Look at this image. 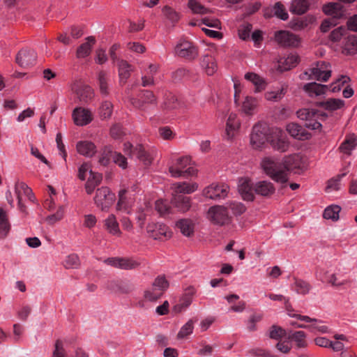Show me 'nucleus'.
<instances>
[{"label":"nucleus","mask_w":357,"mask_h":357,"mask_svg":"<svg viewBox=\"0 0 357 357\" xmlns=\"http://www.w3.org/2000/svg\"><path fill=\"white\" fill-rule=\"evenodd\" d=\"M252 29V25L250 23H245L241 26L238 29V36L241 39L246 40L250 38V33Z\"/></svg>","instance_id":"obj_62"},{"label":"nucleus","mask_w":357,"mask_h":357,"mask_svg":"<svg viewBox=\"0 0 357 357\" xmlns=\"http://www.w3.org/2000/svg\"><path fill=\"white\" fill-rule=\"evenodd\" d=\"M340 211L341 208L338 205H331L325 208L323 216L326 220L337 221L339 219Z\"/></svg>","instance_id":"obj_40"},{"label":"nucleus","mask_w":357,"mask_h":357,"mask_svg":"<svg viewBox=\"0 0 357 357\" xmlns=\"http://www.w3.org/2000/svg\"><path fill=\"white\" fill-rule=\"evenodd\" d=\"M63 264L66 268H77L80 266V261L76 254H70L66 257Z\"/></svg>","instance_id":"obj_46"},{"label":"nucleus","mask_w":357,"mask_h":357,"mask_svg":"<svg viewBox=\"0 0 357 357\" xmlns=\"http://www.w3.org/2000/svg\"><path fill=\"white\" fill-rule=\"evenodd\" d=\"M119 76L120 82L125 84L130 76V73L133 70L132 66L126 60H118Z\"/></svg>","instance_id":"obj_27"},{"label":"nucleus","mask_w":357,"mask_h":357,"mask_svg":"<svg viewBox=\"0 0 357 357\" xmlns=\"http://www.w3.org/2000/svg\"><path fill=\"white\" fill-rule=\"evenodd\" d=\"M175 52L178 56L188 61L195 59L199 54L198 47L188 40L178 43L175 47Z\"/></svg>","instance_id":"obj_9"},{"label":"nucleus","mask_w":357,"mask_h":357,"mask_svg":"<svg viewBox=\"0 0 357 357\" xmlns=\"http://www.w3.org/2000/svg\"><path fill=\"white\" fill-rule=\"evenodd\" d=\"M285 93L284 89L282 88L277 91H267L264 96L267 100L278 101L283 97Z\"/></svg>","instance_id":"obj_58"},{"label":"nucleus","mask_w":357,"mask_h":357,"mask_svg":"<svg viewBox=\"0 0 357 357\" xmlns=\"http://www.w3.org/2000/svg\"><path fill=\"white\" fill-rule=\"evenodd\" d=\"M104 262L108 265L121 269H133L139 266V263L132 259L111 257L106 259Z\"/></svg>","instance_id":"obj_16"},{"label":"nucleus","mask_w":357,"mask_h":357,"mask_svg":"<svg viewBox=\"0 0 357 357\" xmlns=\"http://www.w3.org/2000/svg\"><path fill=\"white\" fill-rule=\"evenodd\" d=\"M356 137L354 134L347 135L340 146V151L346 155H350L356 146Z\"/></svg>","instance_id":"obj_30"},{"label":"nucleus","mask_w":357,"mask_h":357,"mask_svg":"<svg viewBox=\"0 0 357 357\" xmlns=\"http://www.w3.org/2000/svg\"><path fill=\"white\" fill-rule=\"evenodd\" d=\"M323 12L327 15H331L335 19H340L344 16V6L339 2H330L323 6Z\"/></svg>","instance_id":"obj_21"},{"label":"nucleus","mask_w":357,"mask_h":357,"mask_svg":"<svg viewBox=\"0 0 357 357\" xmlns=\"http://www.w3.org/2000/svg\"><path fill=\"white\" fill-rule=\"evenodd\" d=\"M123 151L130 158H137L145 166H149L151 163V157L144 150L142 144H137L133 147L130 142H126L123 145Z\"/></svg>","instance_id":"obj_7"},{"label":"nucleus","mask_w":357,"mask_h":357,"mask_svg":"<svg viewBox=\"0 0 357 357\" xmlns=\"http://www.w3.org/2000/svg\"><path fill=\"white\" fill-rule=\"evenodd\" d=\"M193 322L192 320H189L181 327L178 333V338H184L190 335L193 331Z\"/></svg>","instance_id":"obj_59"},{"label":"nucleus","mask_w":357,"mask_h":357,"mask_svg":"<svg viewBox=\"0 0 357 357\" xmlns=\"http://www.w3.org/2000/svg\"><path fill=\"white\" fill-rule=\"evenodd\" d=\"M248 355L252 357H273V355L269 351L261 348H253L248 351Z\"/></svg>","instance_id":"obj_57"},{"label":"nucleus","mask_w":357,"mask_h":357,"mask_svg":"<svg viewBox=\"0 0 357 357\" xmlns=\"http://www.w3.org/2000/svg\"><path fill=\"white\" fill-rule=\"evenodd\" d=\"M116 196L107 187H101L97 189L94 197L96 206L102 211H108L114 204Z\"/></svg>","instance_id":"obj_5"},{"label":"nucleus","mask_w":357,"mask_h":357,"mask_svg":"<svg viewBox=\"0 0 357 357\" xmlns=\"http://www.w3.org/2000/svg\"><path fill=\"white\" fill-rule=\"evenodd\" d=\"M346 33L347 29L343 26H340L330 33L328 36L329 40L333 43L339 42Z\"/></svg>","instance_id":"obj_50"},{"label":"nucleus","mask_w":357,"mask_h":357,"mask_svg":"<svg viewBox=\"0 0 357 357\" xmlns=\"http://www.w3.org/2000/svg\"><path fill=\"white\" fill-rule=\"evenodd\" d=\"M238 190L242 198L246 201H252L255 198V185L248 178L238 180Z\"/></svg>","instance_id":"obj_15"},{"label":"nucleus","mask_w":357,"mask_h":357,"mask_svg":"<svg viewBox=\"0 0 357 357\" xmlns=\"http://www.w3.org/2000/svg\"><path fill=\"white\" fill-rule=\"evenodd\" d=\"M98 79L100 93L104 95H107L109 93V91L106 73L102 70L99 72Z\"/></svg>","instance_id":"obj_49"},{"label":"nucleus","mask_w":357,"mask_h":357,"mask_svg":"<svg viewBox=\"0 0 357 357\" xmlns=\"http://www.w3.org/2000/svg\"><path fill=\"white\" fill-rule=\"evenodd\" d=\"M275 187L273 184L267 181H260L255 184V192L256 194L267 197L275 192Z\"/></svg>","instance_id":"obj_26"},{"label":"nucleus","mask_w":357,"mask_h":357,"mask_svg":"<svg viewBox=\"0 0 357 357\" xmlns=\"http://www.w3.org/2000/svg\"><path fill=\"white\" fill-rule=\"evenodd\" d=\"M274 15L281 19L282 20H287L289 17V15L287 13L284 5L281 2H277L275 3L274 7Z\"/></svg>","instance_id":"obj_51"},{"label":"nucleus","mask_w":357,"mask_h":357,"mask_svg":"<svg viewBox=\"0 0 357 357\" xmlns=\"http://www.w3.org/2000/svg\"><path fill=\"white\" fill-rule=\"evenodd\" d=\"M198 185L196 183L178 182L172 185V196L176 195L190 194L196 191Z\"/></svg>","instance_id":"obj_23"},{"label":"nucleus","mask_w":357,"mask_h":357,"mask_svg":"<svg viewBox=\"0 0 357 357\" xmlns=\"http://www.w3.org/2000/svg\"><path fill=\"white\" fill-rule=\"evenodd\" d=\"M241 123V116L238 113H229L227 118L225 133L228 139H232L238 132Z\"/></svg>","instance_id":"obj_13"},{"label":"nucleus","mask_w":357,"mask_h":357,"mask_svg":"<svg viewBox=\"0 0 357 357\" xmlns=\"http://www.w3.org/2000/svg\"><path fill=\"white\" fill-rule=\"evenodd\" d=\"M191 159L188 156L178 158L175 162L172 161L169 164V172L171 176L179 178L185 174L192 175L195 174V169L188 166L190 165Z\"/></svg>","instance_id":"obj_4"},{"label":"nucleus","mask_w":357,"mask_h":357,"mask_svg":"<svg viewBox=\"0 0 357 357\" xmlns=\"http://www.w3.org/2000/svg\"><path fill=\"white\" fill-rule=\"evenodd\" d=\"M294 284L295 289L298 294H306L310 291L309 284L303 280H296Z\"/></svg>","instance_id":"obj_64"},{"label":"nucleus","mask_w":357,"mask_h":357,"mask_svg":"<svg viewBox=\"0 0 357 357\" xmlns=\"http://www.w3.org/2000/svg\"><path fill=\"white\" fill-rule=\"evenodd\" d=\"M257 100L252 97H246L243 102V112H250L256 109Z\"/></svg>","instance_id":"obj_63"},{"label":"nucleus","mask_w":357,"mask_h":357,"mask_svg":"<svg viewBox=\"0 0 357 357\" xmlns=\"http://www.w3.org/2000/svg\"><path fill=\"white\" fill-rule=\"evenodd\" d=\"M92 172L90 164L84 162L78 168V177L80 180L84 181L86 178L87 174H90Z\"/></svg>","instance_id":"obj_61"},{"label":"nucleus","mask_w":357,"mask_h":357,"mask_svg":"<svg viewBox=\"0 0 357 357\" xmlns=\"http://www.w3.org/2000/svg\"><path fill=\"white\" fill-rule=\"evenodd\" d=\"M319 322H312V324L310 325H305V324H301L298 326V328H305L310 331L312 333H317L319 332L320 333H330L329 328L323 324V321L321 319H317Z\"/></svg>","instance_id":"obj_37"},{"label":"nucleus","mask_w":357,"mask_h":357,"mask_svg":"<svg viewBox=\"0 0 357 357\" xmlns=\"http://www.w3.org/2000/svg\"><path fill=\"white\" fill-rule=\"evenodd\" d=\"M202 66L205 68L206 73L208 75H212L216 70V64L214 59L209 55H205L202 59Z\"/></svg>","instance_id":"obj_44"},{"label":"nucleus","mask_w":357,"mask_h":357,"mask_svg":"<svg viewBox=\"0 0 357 357\" xmlns=\"http://www.w3.org/2000/svg\"><path fill=\"white\" fill-rule=\"evenodd\" d=\"M310 70L308 79L314 78L317 81L327 82L331 76V70H321L319 67L312 68Z\"/></svg>","instance_id":"obj_33"},{"label":"nucleus","mask_w":357,"mask_h":357,"mask_svg":"<svg viewBox=\"0 0 357 357\" xmlns=\"http://www.w3.org/2000/svg\"><path fill=\"white\" fill-rule=\"evenodd\" d=\"M86 40L87 42L82 43L77 50L76 54L77 58H84L89 55L91 51V46L96 43V39L93 36H89Z\"/></svg>","instance_id":"obj_35"},{"label":"nucleus","mask_w":357,"mask_h":357,"mask_svg":"<svg viewBox=\"0 0 357 357\" xmlns=\"http://www.w3.org/2000/svg\"><path fill=\"white\" fill-rule=\"evenodd\" d=\"M147 232L155 240H162L163 238L171 237V232L169 231L168 227L160 222L149 224L147 227Z\"/></svg>","instance_id":"obj_17"},{"label":"nucleus","mask_w":357,"mask_h":357,"mask_svg":"<svg viewBox=\"0 0 357 357\" xmlns=\"http://www.w3.org/2000/svg\"><path fill=\"white\" fill-rule=\"evenodd\" d=\"M268 143L274 149L281 152L286 151L289 148L287 136L280 128L270 127L266 122L259 121L252 127L250 144L254 149H260Z\"/></svg>","instance_id":"obj_1"},{"label":"nucleus","mask_w":357,"mask_h":357,"mask_svg":"<svg viewBox=\"0 0 357 357\" xmlns=\"http://www.w3.org/2000/svg\"><path fill=\"white\" fill-rule=\"evenodd\" d=\"M310 7L308 0H294L291 4L290 11L296 15L305 13Z\"/></svg>","instance_id":"obj_38"},{"label":"nucleus","mask_w":357,"mask_h":357,"mask_svg":"<svg viewBox=\"0 0 357 357\" xmlns=\"http://www.w3.org/2000/svg\"><path fill=\"white\" fill-rule=\"evenodd\" d=\"M10 230V224L8 222L6 212L0 208V238H5Z\"/></svg>","instance_id":"obj_39"},{"label":"nucleus","mask_w":357,"mask_h":357,"mask_svg":"<svg viewBox=\"0 0 357 357\" xmlns=\"http://www.w3.org/2000/svg\"><path fill=\"white\" fill-rule=\"evenodd\" d=\"M73 119L76 126H84L92 121L93 116L91 113H73Z\"/></svg>","instance_id":"obj_41"},{"label":"nucleus","mask_w":357,"mask_h":357,"mask_svg":"<svg viewBox=\"0 0 357 357\" xmlns=\"http://www.w3.org/2000/svg\"><path fill=\"white\" fill-rule=\"evenodd\" d=\"M77 153L86 158H91L97 152V147L95 144L89 140H80L76 144Z\"/></svg>","instance_id":"obj_19"},{"label":"nucleus","mask_w":357,"mask_h":357,"mask_svg":"<svg viewBox=\"0 0 357 357\" xmlns=\"http://www.w3.org/2000/svg\"><path fill=\"white\" fill-rule=\"evenodd\" d=\"M229 186L227 184L212 183L203 190V195L211 199H225L229 192Z\"/></svg>","instance_id":"obj_11"},{"label":"nucleus","mask_w":357,"mask_h":357,"mask_svg":"<svg viewBox=\"0 0 357 357\" xmlns=\"http://www.w3.org/2000/svg\"><path fill=\"white\" fill-rule=\"evenodd\" d=\"M72 91L75 93L79 105L73 109L72 112H91L86 105L94 98V91L88 84L81 82L75 81L72 84Z\"/></svg>","instance_id":"obj_3"},{"label":"nucleus","mask_w":357,"mask_h":357,"mask_svg":"<svg viewBox=\"0 0 357 357\" xmlns=\"http://www.w3.org/2000/svg\"><path fill=\"white\" fill-rule=\"evenodd\" d=\"M261 166L273 181L283 184L289 180V171L302 169L304 164L299 154H292L286 156L282 161L273 158H265L262 160Z\"/></svg>","instance_id":"obj_2"},{"label":"nucleus","mask_w":357,"mask_h":357,"mask_svg":"<svg viewBox=\"0 0 357 357\" xmlns=\"http://www.w3.org/2000/svg\"><path fill=\"white\" fill-rule=\"evenodd\" d=\"M286 129L289 134L296 139L305 140L310 137V133L297 123H289Z\"/></svg>","instance_id":"obj_22"},{"label":"nucleus","mask_w":357,"mask_h":357,"mask_svg":"<svg viewBox=\"0 0 357 357\" xmlns=\"http://www.w3.org/2000/svg\"><path fill=\"white\" fill-rule=\"evenodd\" d=\"M296 344L297 348L307 347L306 334L302 331H296L289 337Z\"/></svg>","instance_id":"obj_45"},{"label":"nucleus","mask_w":357,"mask_h":357,"mask_svg":"<svg viewBox=\"0 0 357 357\" xmlns=\"http://www.w3.org/2000/svg\"><path fill=\"white\" fill-rule=\"evenodd\" d=\"M172 204L176 207L178 211L185 213L189 211L191 207L190 198L183 195H173L172 198Z\"/></svg>","instance_id":"obj_24"},{"label":"nucleus","mask_w":357,"mask_h":357,"mask_svg":"<svg viewBox=\"0 0 357 357\" xmlns=\"http://www.w3.org/2000/svg\"><path fill=\"white\" fill-rule=\"evenodd\" d=\"M181 234L185 236H191L194 232V222L189 219H181L176 224Z\"/></svg>","instance_id":"obj_36"},{"label":"nucleus","mask_w":357,"mask_h":357,"mask_svg":"<svg viewBox=\"0 0 357 357\" xmlns=\"http://www.w3.org/2000/svg\"><path fill=\"white\" fill-rule=\"evenodd\" d=\"M314 105L317 107L332 112L343 108L344 101L338 98H328L325 101L316 102Z\"/></svg>","instance_id":"obj_25"},{"label":"nucleus","mask_w":357,"mask_h":357,"mask_svg":"<svg viewBox=\"0 0 357 357\" xmlns=\"http://www.w3.org/2000/svg\"><path fill=\"white\" fill-rule=\"evenodd\" d=\"M344 51L347 54H354L357 53V36L355 35L349 36L346 38L344 45Z\"/></svg>","instance_id":"obj_43"},{"label":"nucleus","mask_w":357,"mask_h":357,"mask_svg":"<svg viewBox=\"0 0 357 357\" xmlns=\"http://www.w3.org/2000/svg\"><path fill=\"white\" fill-rule=\"evenodd\" d=\"M227 208L230 209L234 215H240L243 214L246 210L245 205L241 202H238L228 203Z\"/></svg>","instance_id":"obj_52"},{"label":"nucleus","mask_w":357,"mask_h":357,"mask_svg":"<svg viewBox=\"0 0 357 357\" xmlns=\"http://www.w3.org/2000/svg\"><path fill=\"white\" fill-rule=\"evenodd\" d=\"M275 41L283 47H297L300 38L289 31H278L274 34Z\"/></svg>","instance_id":"obj_10"},{"label":"nucleus","mask_w":357,"mask_h":357,"mask_svg":"<svg viewBox=\"0 0 357 357\" xmlns=\"http://www.w3.org/2000/svg\"><path fill=\"white\" fill-rule=\"evenodd\" d=\"M317 278L323 282H328L333 286L339 287L344 284L342 282H337V277L335 274H331L328 277H326V274L321 275V272L317 274Z\"/></svg>","instance_id":"obj_55"},{"label":"nucleus","mask_w":357,"mask_h":357,"mask_svg":"<svg viewBox=\"0 0 357 357\" xmlns=\"http://www.w3.org/2000/svg\"><path fill=\"white\" fill-rule=\"evenodd\" d=\"M155 209L161 215H165L170 213L171 208L167 201L159 199L155 202Z\"/></svg>","instance_id":"obj_56"},{"label":"nucleus","mask_w":357,"mask_h":357,"mask_svg":"<svg viewBox=\"0 0 357 357\" xmlns=\"http://www.w3.org/2000/svg\"><path fill=\"white\" fill-rule=\"evenodd\" d=\"M37 55L33 50L22 49L17 53L15 61L23 68L33 66L36 61Z\"/></svg>","instance_id":"obj_12"},{"label":"nucleus","mask_w":357,"mask_h":357,"mask_svg":"<svg viewBox=\"0 0 357 357\" xmlns=\"http://www.w3.org/2000/svg\"><path fill=\"white\" fill-rule=\"evenodd\" d=\"M303 90L308 93L310 96H320L325 94L328 90V86L317 82L307 83L303 86Z\"/></svg>","instance_id":"obj_28"},{"label":"nucleus","mask_w":357,"mask_h":357,"mask_svg":"<svg viewBox=\"0 0 357 357\" xmlns=\"http://www.w3.org/2000/svg\"><path fill=\"white\" fill-rule=\"evenodd\" d=\"M168 286L169 283L165 277L158 276L153 282L152 286L144 291L145 298L150 301L157 300L162 295Z\"/></svg>","instance_id":"obj_6"},{"label":"nucleus","mask_w":357,"mask_h":357,"mask_svg":"<svg viewBox=\"0 0 357 357\" xmlns=\"http://www.w3.org/2000/svg\"><path fill=\"white\" fill-rule=\"evenodd\" d=\"M192 299L190 297L183 295L179 302L174 306V310L176 312H181L188 308L192 303Z\"/></svg>","instance_id":"obj_54"},{"label":"nucleus","mask_w":357,"mask_h":357,"mask_svg":"<svg viewBox=\"0 0 357 357\" xmlns=\"http://www.w3.org/2000/svg\"><path fill=\"white\" fill-rule=\"evenodd\" d=\"M102 174L92 172L85 184V190L88 195H91L96 187L102 181Z\"/></svg>","instance_id":"obj_32"},{"label":"nucleus","mask_w":357,"mask_h":357,"mask_svg":"<svg viewBox=\"0 0 357 357\" xmlns=\"http://www.w3.org/2000/svg\"><path fill=\"white\" fill-rule=\"evenodd\" d=\"M207 218L214 225H224L230 222L227 208L223 206H213L209 208Z\"/></svg>","instance_id":"obj_8"},{"label":"nucleus","mask_w":357,"mask_h":357,"mask_svg":"<svg viewBox=\"0 0 357 357\" xmlns=\"http://www.w3.org/2000/svg\"><path fill=\"white\" fill-rule=\"evenodd\" d=\"M162 11L166 17L172 22H178L179 20V14L169 6H164Z\"/></svg>","instance_id":"obj_60"},{"label":"nucleus","mask_w":357,"mask_h":357,"mask_svg":"<svg viewBox=\"0 0 357 357\" xmlns=\"http://www.w3.org/2000/svg\"><path fill=\"white\" fill-rule=\"evenodd\" d=\"M188 7L194 14L204 15L212 13L211 9L206 8L197 0H189L188 2Z\"/></svg>","instance_id":"obj_42"},{"label":"nucleus","mask_w":357,"mask_h":357,"mask_svg":"<svg viewBox=\"0 0 357 357\" xmlns=\"http://www.w3.org/2000/svg\"><path fill=\"white\" fill-rule=\"evenodd\" d=\"M298 118L304 121V126L311 130H317L321 127L317 119L319 113H297Z\"/></svg>","instance_id":"obj_20"},{"label":"nucleus","mask_w":357,"mask_h":357,"mask_svg":"<svg viewBox=\"0 0 357 357\" xmlns=\"http://www.w3.org/2000/svg\"><path fill=\"white\" fill-rule=\"evenodd\" d=\"M15 192L18 200V206L21 211H23L24 206L22 204V194H24L27 198L31 201H35V197L32 190L24 182L17 181L15 185Z\"/></svg>","instance_id":"obj_18"},{"label":"nucleus","mask_w":357,"mask_h":357,"mask_svg":"<svg viewBox=\"0 0 357 357\" xmlns=\"http://www.w3.org/2000/svg\"><path fill=\"white\" fill-rule=\"evenodd\" d=\"M65 208L63 206H60L54 213L48 215L45 220L49 225H54L56 222L61 220L64 216Z\"/></svg>","instance_id":"obj_47"},{"label":"nucleus","mask_w":357,"mask_h":357,"mask_svg":"<svg viewBox=\"0 0 357 357\" xmlns=\"http://www.w3.org/2000/svg\"><path fill=\"white\" fill-rule=\"evenodd\" d=\"M104 225L107 231L114 236H120L121 232L119 228V222L114 214H110L104 220Z\"/></svg>","instance_id":"obj_29"},{"label":"nucleus","mask_w":357,"mask_h":357,"mask_svg":"<svg viewBox=\"0 0 357 357\" xmlns=\"http://www.w3.org/2000/svg\"><path fill=\"white\" fill-rule=\"evenodd\" d=\"M245 79L250 81L255 86V92H260L266 88L265 80L255 73H247L245 75Z\"/></svg>","instance_id":"obj_34"},{"label":"nucleus","mask_w":357,"mask_h":357,"mask_svg":"<svg viewBox=\"0 0 357 357\" xmlns=\"http://www.w3.org/2000/svg\"><path fill=\"white\" fill-rule=\"evenodd\" d=\"M350 80L349 77L347 75H342L336 82L328 86V89L333 93L338 92L341 90L344 84L350 82Z\"/></svg>","instance_id":"obj_48"},{"label":"nucleus","mask_w":357,"mask_h":357,"mask_svg":"<svg viewBox=\"0 0 357 357\" xmlns=\"http://www.w3.org/2000/svg\"><path fill=\"white\" fill-rule=\"evenodd\" d=\"M135 199L132 195L129 194L126 189H122L119 192V200L116 204V210L130 213L131 208L133 206Z\"/></svg>","instance_id":"obj_14"},{"label":"nucleus","mask_w":357,"mask_h":357,"mask_svg":"<svg viewBox=\"0 0 357 357\" xmlns=\"http://www.w3.org/2000/svg\"><path fill=\"white\" fill-rule=\"evenodd\" d=\"M347 172H343L336 175L332 178L329 179L327 182V185L326 186V191L328 193L336 192L341 189L342 183L341 181L343 177L347 175Z\"/></svg>","instance_id":"obj_31"},{"label":"nucleus","mask_w":357,"mask_h":357,"mask_svg":"<svg viewBox=\"0 0 357 357\" xmlns=\"http://www.w3.org/2000/svg\"><path fill=\"white\" fill-rule=\"evenodd\" d=\"M111 158L113 162L122 169H126L128 167V162L126 157L121 153L113 152L111 153Z\"/></svg>","instance_id":"obj_53"}]
</instances>
